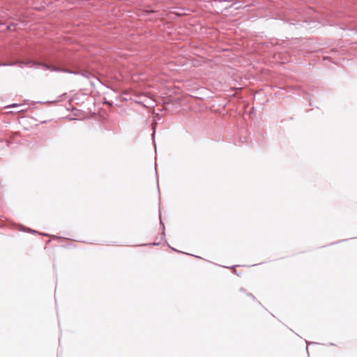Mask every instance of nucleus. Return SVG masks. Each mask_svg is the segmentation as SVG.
Masks as SVG:
<instances>
[{
	"label": "nucleus",
	"instance_id": "39448f33",
	"mask_svg": "<svg viewBox=\"0 0 357 357\" xmlns=\"http://www.w3.org/2000/svg\"><path fill=\"white\" fill-rule=\"evenodd\" d=\"M159 218H160V226H161V228H162V238H164L165 236V225L161 220V215L160 214L159 215Z\"/></svg>",
	"mask_w": 357,
	"mask_h": 357
},
{
	"label": "nucleus",
	"instance_id": "7ed1b4c3",
	"mask_svg": "<svg viewBox=\"0 0 357 357\" xmlns=\"http://www.w3.org/2000/svg\"><path fill=\"white\" fill-rule=\"evenodd\" d=\"M89 80L90 84L95 87L96 86V83H100V84H102L101 81L95 75L91 74V77H89L88 79Z\"/></svg>",
	"mask_w": 357,
	"mask_h": 357
},
{
	"label": "nucleus",
	"instance_id": "0eeeda50",
	"mask_svg": "<svg viewBox=\"0 0 357 357\" xmlns=\"http://www.w3.org/2000/svg\"><path fill=\"white\" fill-rule=\"evenodd\" d=\"M19 106H20V105H18L17 103H13V104L7 105L6 107V108H11V107H17Z\"/></svg>",
	"mask_w": 357,
	"mask_h": 357
},
{
	"label": "nucleus",
	"instance_id": "9b49d317",
	"mask_svg": "<svg viewBox=\"0 0 357 357\" xmlns=\"http://www.w3.org/2000/svg\"><path fill=\"white\" fill-rule=\"evenodd\" d=\"M317 344V343L314 342H312L310 343V344Z\"/></svg>",
	"mask_w": 357,
	"mask_h": 357
},
{
	"label": "nucleus",
	"instance_id": "20e7f679",
	"mask_svg": "<svg viewBox=\"0 0 357 357\" xmlns=\"http://www.w3.org/2000/svg\"><path fill=\"white\" fill-rule=\"evenodd\" d=\"M79 73H77L76 75H81L82 76L89 79V77H91V73L89 72H80L78 71Z\"/></svg>",
	"mask_w": 357,
	"mask_h": 357
},
{
	"label": "nucleus",
	"instance_id": "1a4fd4ad",
	"mask_svg": "<svg viewBox=\"0 0 357 357\" xmlns=\"http://www.w3.org/2000/svg\"><path fill=\"white\" fill-rule=\"evenodd\" d=\"M250 298H252V299H255V297L252 294H248Z\"/></svg>",
	"mask_w": 357,
	"mask_h": 357
},
{
	"label": "nucleus",
	"instance_id": "9d476101",
	"mask_svg": "<svg viewBox=\"0 0 357 357\" xmlns=\"http://www.w3.org/2000/svg\"><path fill=\"white\" fill-rule=\"evenodd\" d=\"M159 244V243H153V245H158Z\"/></svg>",
	"mask_w": 357,
	"mask_h": 357
},
{
	"label": "nucleus",
	"instance_id": "f257e3e1",
	"mask_svg": "<svg viewBox=\"0 0 357 357\" xmlns=\"http://www.w3.org/2000/svg\"><path fill=\"white\" fill-rule=\"evenodd\" d=\"M34 66H43L44 68L47 70H50L53 72H62V73H66L69 74H77L79 73V72H75V70H70L67 68H62L60 66H56L51 64L45 63H41L39 61H35L33 62Z\"/></svg>",
	"mask_w": 357,
	"mask_h": 357
},
{
	"label": "nucleus",
	"instance_id": "4468645a",
	"mask_svg": "<svg viewBox=\"0 0 357 357\" xmlns=\"http://www.w3.org/2000/svg\"><path fill=\"white\" fill-rule=\"evenodd\" d=\"M241 291H245V290L243 289V288H241Z\"/></svg>",
	"mask_w": 357,
	"mask_h": 357
},
{
	"label": "nucleus",
	"instance_id": "6e6552de",
	"mask_svg": "<svg viewBox=\"0 0 357 357\" xmlns=\"http://www.w3.org/2000/svg\"><path fill=\"white\" fill-rule=\"evenodd\" d=\"M22 230H24V231H25V230H26V231H28L29 232H31V233H34V234H35V233H37V231H36L33 230V229H30V228H28V227H24V228H23V229H22Z\"/></svg>",
	"mask_w": 357,
	"mask_h": 357
},
{
	"label": "nucleus",
	"instance_id": "f03ea898",
	"mask_svg": "<svg viewBox=\"0 0 357 357\" xmlns=\"http://www.w3.org/2000/svg\"><path fill=\"white\" fill-rule=\"evenodd\" d=\"M32 61H15L11 63H0V66H13L18 63H24L26 66L29 65Z\"/></svg>",
	"mask_w": 357,
	"mask_h": 357
},
{
	"label": "nucleus",
	"instance_id": "f8f14e48",
	"mask_svg": "<svg viewBox=\"0 0 357 357\" xmlns=\"http://www.w3.org/2000/svg\"><path fill=\"white\" fill-rule=\"evenodd\" d=\"M155 131H153V134H152V137H153L155 136Z\"/></svg>",
	"mask_w": 357,
	"mask_h": 357
},
{
	"label": "nucleus",
	"instance_id": "ddd939ff",
	"mask_svg": "<svg viewBox=\"0 0 357 357\" xmlns=\"http://www.w3.org/2000/svg\"><path fill=\"white\" fill-rule=\"evenodd\" d=\"M172 248V250H173L174 251H175V252H178L176 249H174V248Z\"/></svg>",
	"mask_w": 357,
	"mask_h": 357
},
{
	"label": "nucleus",
	"instance_id": "423d86ee",
	"mask_svg": "<svg viewBox=\"0 0 357 357\" xmlns=\"http://www.w3.org/2000/svg\"><path fill=\"white\" fill-rule=\"evenodd\" d=\"M56 63L57 64L56 66H60V67H62V68H65L64 66L66 65V63L65 61H63L58 60Z\"/></svg>",
	"mask_w": 357,
	"mask_h": 357
}]
</instances>
